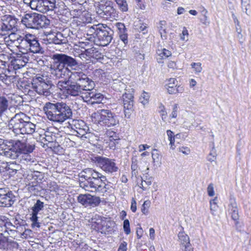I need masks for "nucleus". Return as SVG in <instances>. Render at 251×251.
Listing matches in <instances>:
<instances>
[{
	"mask_svg": "<svg viewBox=\"0 0 251 251\" xmlns=\"http://www.w3.org/2000/svg\"><path fill=\"white\" fill-rule=\"evenodd\" d=\"M35 144L24 142L20 139L16 140H4L0 139V155L6 158L16 159L22 154L31 153Z\"/></svg>",
	"mask_w": 251,
	"mask_h": 251,
	"instance_id": "f257e3e1",
	"label": "nucleus"
},
{
	"mask_svg": "<svg viewBox=\"0 0 251 251\" xmlns=\"http://www.w3.org/2000/svg\"><path fill=\"white\" fill-rule=\"evenodd\" d=\"M52 63L51 74L57 78H64L69 75L70 72L69 68L77 66L76 59L66 54L55 53L51 56Z\"/></svg>",
	"mask_w": 251,
	"mask_h": 251,
	"instance_id": "f03ea898",
	"label": "nucleus"
},
{
	"mask_svg": "<svg viewBox=\"0 0 251 251\" xmlns=\"http://www.w3.org/2000/svg\"><path fill=\"white\" fill-rule=\"evenodd\" d=\"M43 110L47 118L54 122L62 123L72 116V110L65 102H47Z\"/></svg>",
	"mask_w": 251,
	"mask_h": 251,
	"instance_id": "7ed1b4c3",
	"label": "nucleus"
},
{
	"mask_svg": "<svg viewBox=\"0 0 251 251\" xmlns=\"http://www.w3.org/2000/svg\"><path fill=\"white\" fill-rule=\"evenodd\" d=\"M30 117L23 112L16 114L9 121L8 126L16 136L32 134L35 131L36 125L30 121Z\"/></svg>",
	"mask_w": 251,
	"mask_h": 251,
	"instance_id": "20e7f679",
	"label": "nucleus"
},
{
	"mask_svg": "<svg viewBox=\"0 0 251 251\" xmlns=\"http://www.w3.org/2000/svg\"><path fill=\"white\" fill-rule=\"evenodd\" d=\"M20 52L23 54L43 53L44 51L36 36L30 33L25 34L20 46H18Z\"/></svg>",
	"mask_w": 251,
	"mask_h": 251,
	"instance_id": "39448f33",
	"label": "nucleus"
},
{
	"mask_svg": "<svg viewBox=\"0 0 251 251\" xmlns=\"http://www.w3.org/2000/svg\"><path fill=\"white\" fill-rule=\"evenodd\" d=\"M96 12L101 18L116 19L118 17V11L114 6L113 1L101 0L97 3Z\"/></svg>",
	"mask_w": 251,
	"mask_h": 251,
	"instance_id": "423d86ee",
	"label": "nucleus"
},
{
	"mask_svg": "<svg viewBox=\"0 0 251 251\" xmlns=\"http://www.w3.org/2000/svg\"><path fill=\"white\" fill-rule=\"evenodd\" d=\"M31 85L32 88L37 94L46 97L51 94V89L54 86L50 80L43 76L33 77Z\"/></svg>",
	"mask_w": 251,
	"mask_h": 251,
	"instance_id": "0eeeda50",
	"label": "nucleus"
},
{
	"mask_svg": "<svg viewBox=\"0 0 251 251\" xmlns=\"http://www.w3.org/2000/svg\"><path fill=\"white\" fill-rule=\"evenodd\" d=\"M107 180L106 177L94 179L93 181H80V187L85 191L90 192H99L103 193L107 191Z\"/></svg>",
	"mask_w": 251,
	"mask_h": 251,
	"instance_id": "6e6552de",
	"label": "nucleus"
},
{
	"mask_svg": "<svg viewBox=\"0 0 251 251\" xmlns=\"http://www.w3.org/2000/svg\"><path fill=\"white\" fill-rule=\"evenodd\" d=\"M69 78L71 81H76L83 91H92L95 86L94 82L81 71H73L69 75Z\"/></svg>",
	"mask_w": 251,
	"mask_h": 251,
	"instance_id": "1a4fd4ad",
	"label": "nucleus"
},
{
	"mask_svg": "<svg viewBox=\"0 0 251 251\" xmlns=\"http://www.w3.org/2000/svg\"><path fill=\"white\" fill-rule=\"evenodd\" d=\"M100 26L101 29L97 33V36H95L93 42L100 46H106L111 42L114 32L107 26Z\"/></svg>",
	"mask_w": 251,
	"mask_h": 251,
	"instance_id": "9d476101",
	"label": "nucleus"
},
{
	"mask_svg": "<svg viewBox=\"0 0 251 251\" xmlns=\"http://www.w3.org/2000/svg\"><path fill=\"white\" fill-rule=\"evenodd\" d=\"M70 32V29L66 28L61 32H57L55 34L50 35L49 40L55 45L62 46L63 48L58 47V48L59 50L63 51L64 48L67 46Z\"/></svg>",
	"mask_w": 251,
	"mask_h": 251,
	"instance_id": "9b49d317",
	"label": "nucleus"
},
{
	"mask_svg": "<svg viewBox=\"0 0 251 251\" xmlns=\"http://www.w3.org/2000/svg\"><path fill=\"white\" fill-rule=\"evenodd\" d=\"M69 125L72 130L73 134L80 137L83 140L90 137V133H87L89 128L83 121L73 120Z\"/></svg>",
	"mask_w": 251,
	"mask_h": 251,
	"instance_id": "f8f14e48",
	"label": "nucleus"
},
{
	"mask_svg": "<svg viewBox=\"0 0 251 251\" xmlns=\"http://www.w3.org/2000/svg\"><path fill=\"white\" fill-rule=\"evenodd\" d=\"M100 115L99 123L104 125L108 127L115 126L119 124L117 116L110 110L108 109H100L98 111Z\"/></svg>",
	"mask_w": 251,
	"mask_h": 251,
	"instance_id": "ddd939ff",
	"label": "nucleus"
},
{
	"mask_svg": "<svg viewBox=\"0 0 251 251\" xmlns=\"http://www.w3.org/2000/svg\"><path fill=\"white\" fill-rule=\"evenodd\" d=\"M93 160L98 166L106 173H112L117 172L118 170V167L113 159L102 156H96Z\"/></svg>",
	"mask_w": 251,
	"mask_h": 251,
	"instance_id": "4468645a",
	"label": "nucleus"
},
{
	"mask_svg": "<svg viewBox=\"0 0 251 251\" xmlns=\"http://www.w3.org/2000/svg\"><path fill=\"white\" fill-rule=\"evenodd\" d=\"M134 90L131 88L128 92H126L122 96L123 104L124 108L125 117L129 118L131 113L133 111L134 96L133 93Z\"/></svg>",
	"mask_w": 251,
	"mask_h": 251,
	"instance_id": "2eb2a0df",
	"label": "nucleus"
},
{
	"mask_svg": "<svg viewBox=\"0 0 251 251\" xmlns=\"http://www.w3.org/2000/svg\"><path fill=\"white\" fill-rule=\"evenodd\" d=\"M77 201L85 207L97 206L101 201L99 197L92 196L90 194L79 195L77 197Z\"/></svg>",
	"mask_w": 251,
	"mask_h": 251,
	"instance_id": "dca6fc26",
	"label": "nucleus"
},
{
	"mask_svg": "<svg viewBox=\"0 0 251 251\" xmlns=\"http://www.w3.org/2000/svg\"><path fill=\"white\" fill-rule=\"evenodd\" d=\"M15 201V196L8 189L0 190V206L9 207Z\"/></svg>",
	"mask_w": 251,
	"mask_h": 251,
	"instance_id": "f3484780",
	"label": "nucleus"
},
{
	"mask_svg": "<svg viewBox=\"0 0 251 251\" xmlns=\"http://www.w3.org/2000/svg\"><path fill=\"white\" fill-rule=\"evenodd\" d=\"M81 86L75 81H71L67 91V97L69 95L73 97L79 96L83 100L86 98L87 91H83Z\"/></svg>",
	"mask_w": 251,
	"mask_h": 251,
	"instance_id": "a211bd4d",
	"label": "nucleus"
},
{
	"mask_svg": "<svg viewBox=\"0 0 251 251\" xmlns=\"http://www.w3.org/2000/svg\"><path fill=\"white\" fill-rule=\"evenodd\" d=\"M228 212L230 215L232 219L235 222V224L237 227L239 224V215L238 208L236 200L234 198H230L228 204Z\"/></svg>",
	"mask_w": 251,
	"mask_h": 251,
	"instance_id": "6ab92c4d",
	"label": "nucleus"
},
{
	"mask_svg": "<svg viewBox=\"0 0 251 251\" xmlns=\"http://www.w3.org/2000/svg\"><path fill=\"white\" fill-rule=\"evenodd\" d=\"M85 96L86 98H84L83 101L89 102L92 104L102 103L104 99L103 95L101 94L96 93L92 91H87Z\"/></svg>",
	"mask_w": 251,
	"mask_h": 251,
	"instance_id": "aec40b11",
	"label": "nucleus"
},
{
	"mask_svg": "<svg viewBox=\"0 0 251 251\" xmlns=\"http://www.w3.org/2000/svg\"><path fill=\"white\" fill-rule=\"evenodd\" d=\"M37 13H27L22 17L21 22L26 27L34 28L35 26L36 19Z\"/></svg>",
	"mask_w": 251,
	"mask_h": 251,
	"instance_id": "412c9836",
	"label": "nucleus"
},
{
	"mask_svg": "<svg viewBox=\"0 0 251 251\" xmlns=\"http://www.w3.org/2000/svg\"><path fill=\"white\" fill-rule=\"evenodd\" d=\"M17 19L9 16L3 20L0 29L2 31H8L13 29L17 25Z\"/></svg>",
	"mask_w": 251,
	"mask_h": 251,
	"instance_id": "4be33fe9",
	"label": "nucleus"
},
{
	"mask_svg": "<svg viewBox=\"0 0 251 251\" xmlns=\"http://www.w3.org/2000/svg\"><path fill=\"white\" fill-rule=\"evenodd\" d=\"M55 0H41L39 12L46 13L49 11H52L56 8Z\"/></svg>",
	"mask_w": 251,
	"mask_h": 251,
	"instance_id": "5701e85b",
	"label": "nucleus"
},
{
	"mask_svg": "<svg viewBox=\"0 0 251 251\" xmlns=\"http://www.w3.org/2000/svg\"><path fill=\"white\" fill-rule=\"evenodd\" d=\"M85 173L87 175L84 176V178L85 179L84 181H93L94 179L95 180L98 178H101L102 177H106L101 173L91 168L86 169Z\"/></svg>",
	"mask_w": 251,
	"mask_h": 251,
	"instance_id": "b1692460",
	"label": "nucleus"
},
{
	"mask_svg": "<svg viewBox=\"0 0 251 251\" xmlns=\"http://www.w3.org/2000/svg\"><path fill=\"white\" fill-rule=\"evenodd\" d=\"M35 26L34 29H39L47 27L50 25V22L46 16L44 15L37 13L36 19Z\"/></svg>",
	"mask_w": 251,
	"mask_h": 251,
	"instance_id": "393cba45",
	"label": "nucleus"
},
{
	"mask_svg": "<svg viewBox=\"0 0 251 251\" xmlns=\"http://www.w3.org/2000/svg\"><path fill=\"white\" fill-rule=\"evenodd\" d=\"M25 33L22 34L19 33L11 32L8 36V41H10L12 43L15 44L17 47L20 46L24 38Z\"/></svg>",
	"mask_w": 251,
	"mask_h": 251,
	"instance_id": "a878e982",
	"label": "nucleus"
},
{
	"mask_svg": "<svg viewBox=\"0 0 251 251\" xmlns=\"http://www.w3.org/2000/svg\"><path fill=\"white\" fill-rule=\"evenodd\" d=\"M86 56L89 58L99 59L101 58V53L95 48L91 47L85 49Z\"/></svg>",
	"mask_w": 251,
	"mask_h": 251,
	"instance_id": "bb28decb",
	"label": "nucleus"
},
{
	"mask_svg": "<svg viewBox=\"0 0 251 251\" xmlns=\"http://www.w3.org/2000/svg\"><path fill=\"white\" fill-rule=\"evenodd\" d=\"M71 82L70 80H60L59 81L57 84V87L60 89V91L67 97V91L69 86H70Z\"/></svg>",
	"mask_w": 251,
	"mask_h": 251,
	"instance_id": "cd10ccee",
	"label": "nucleus"
},
{
	"mask_svg": "<svg viewBox=\"0 0 251 251\" xmlns=\"http://www.w3.org/2000/svg\"><path fill=\"white\" fill-rule=\"evenodd\" d=\"M103 25L99 24L97 25H94L88 27L87 30V36H91L93 38V40L94 39L95 36H97V33L99 31V30L101 29V26Z\"/></svg>",
	"mask_w": 251,
	"mask_h": 251,
	"instance_id": "c85d7f7f",
	"label": "nucleus"
},
{
	"mask_svg": "<svg viewBox=\"0 0 251 251\" xmlns=\"http://www.w3.org/2000/svg\"><path fill=\"white\" fill-rule=\"evenodd\" d=\"M4 226H5V228L7 231V233L9 235H14L16 232H17L16 229L19 228V226H15L14 224L10 222H7V220L5 223Z\"/></svg>",
	"mask_w": 251,
	"mask_h": 251,
	"instance_id": "c756f323",
	"label": "nucleus"
},
{
	"mask_svg": "<svg viewBox=\"0 0 251 251\" xmlns=\"http://www.w3.org/2000/svg\"><path fill=\"white\" fill-rule=\"evenodd\" d=\"M44 202L40 200H38L33 207L31 208V215H37L39 212L42 210L44 208Z\"/></svg>",
	"mask_w": 251,
	"mask_h": 251,
	"instance_id": "7c9ffc66",
	"label": "nucleus"
},
{
	"mask_svg": "<svg viewBox=\"0 0 251 251\" xmlns=\"http://www.w3.org/2000/svg\"><path fill=\"white\" fill-rule=\"evenodd\" d=\"M120 10L122 12H126L128 10V4L126 0H114Z\"/></svg>",
	"mask_w": 251,
	"mask_h": 251,
	"instance_id": "2f4dec72",
	"label": "nucleus"
},
{
	"mask_svg": "<svg viewBox=\"0 0 251 251\" xmlns=\"http://www.w3.org/2000/svg\"><path fill=\"white\" fill-rule=\"evenodd\" d=\"M166 22L165 21H160L159 23L158 29L160 34L161 37L163 39H166Z\"/></svg>",
	"mask_w": 251,
	"mask_h": 251,
	"instance_id": "473e14b6",
	"label": "nucleus"
},
{
	"mask_svg": "<svg viewBox=\"0 0 251 251\" xmlns=\"http://www.w3.org/2000/svg\"><path fill=\"white\" fill-rule=\"evenodd\" d=\"M179 242L182 245H188L189 244L190 240L189 236L183 231L179 232L178 234Z\"/></svg>",
	"mask_w": 251,
	"mask_h": 251,
	"instance_id": "72a5a7b5",
	"label": "nucleus"
},
{
	"mask_svg": "<svg viewBox=\"0 0 251 251\" xmlns=\"http://www.w3.org/2000/svg\"><path fill=\"white\" fill-rule=\"evenodd\" d=\"M142 183L140 187L143 189V190H146L148 187H149L151 184L152 181V177H147V176L144 177V178L141 177Z\"/></svg>",
	"mask_w": 251,
	"mask_h": 251,
	"instance_id": "f704fd0d",
	"label": "nucleus"
},
{
	"mask_svg": "<svg viewBox=\"0 0 251 251\" xmlns=\"http://www.w3.org/2000/svg\"><path fill=\"white\" fill-rule=\"evenodd\" d=\"M104 220L102 219L101 216L98 215H95L91 219V222L93 224H95V227L98 228H100L102 226V223Z\"/></svg>",
	"mask_w": 251,
	"mask_h": 251,
	"instance_id": "c9c22d12",
	"label": "nucleus"
},
{
	"mask_svg": "<svg viewBox=\"0 0 251 251\" xmlns=\"http://www.w3.org/2000/svg\"><path fill=\"white\" fill-rule=\"evenodd\" d=\"M241 4V8L243 12H245L247 15H250V11H249L251 8L250 0H240Z\"/></svg>",
	"mask_w": 251,
	"mask_h": 251,
	"instance_id": "e433bc0d",
	"label": "nucleus"
},
{
	"mask_svg": "<svg viewBox=\"0 0 251 251\" xmlns=\"http://www.w3.org/2000/svg\"><path fill=\"white\" fill-rule=\"evenodd\" d=\"M156 52L158 56L161 57L160 59L163 58H167L172 55L171 51L166 49H158Z\"/></svg>",
	"mask_w": 251,
	"mask_h": 251,
	"instance_id": "4c0bfd02",
	"label": "nucleus"
},
{
	"mask_svg": "<svg viewBox=\"0 0 251 251\" xmlns=\"http://www.w3.org/2000/svg\"><path fill=\"white\" fill-rule=\"evenodd\" d=\"M151 155L154 165L161 163V156L157 150L154 149L152 152Z\"/></svg>",
	"mask_w": 251,
	"mask_h": 251,
	"instance_id": "58836bf2",
	"label": "nucleus"
},
{
	"mask_svg": "<svg viewBox=\"0 0 251 251\" xmlns=\"http://www.w3.org/2000/svg\"><path fill=\"white\" fill-rule=\"evenodd\" d=\"M167 134L168 136V139L170 141V145L171 146L170 148L172 150H174L175 148L174 133L171 130H167Z\"/></svg>",
	"mask_w": 251,
	"mask_h": 251,
	"instance_id": "ea45409f",
	"label": "nucleus"
},
{
	"mask_svg": "<svg viewBox=\"0 0 251 251\" xmlns=\"http://www.w3.org/2000/svg\"><path fill=\"white\" fill-rule=\"evenodd\" d=\"M150 97V96L149 93L143 91L139 98L140 102L145 105L149 103Z\"/></svg>",
	"mask_w": 251,
	"mask_h": 251,
	"instance_id": "a19ab883",
	"label": "nucleus"
},
{
	"mask_svg": "<svg viewBox=\"0 0 251 251\" xmlns=\"http://www.w3.org/2000/svg\"><path fill=\"white\" fill-rule=\"evenodd\" d=\"M48 190L50 192L57 193L59 190V187L57 183L54 181H50L48 184Z\"/></svg>",
	"mask_w": 251,
	"mask_h": 251,
	"instance_id": "79ce46f5",
	"label": "nucleus"
},
{
	"mask_svg": "<svg viewBox=\"0 0 251 251\" xmlns=\"http://www.w3.org/2000/svg\"><path fill=\"white\" fill-rule=\"evenodd\" d=\"M8 107V101L7 99L2 96H0V109L3 112L7 109Z\"/></svg>",
	"mask_w": 251,
	"mask_h": 251,
	"instance_id": "37998d69",
	"label": "nucleus"
},
{
	"mask_svg": "<svg viewBox=\"0 0 251 251\" xmlns=\"http://www.w3.org/2000/svg\"><path fill=\"white\" fill-rule=\"evenodd\" d=\"M207 11L205 8L201 11L202 14L203 15V18L200 19L201 22L204 25L206 26H208L210 24V22L208 19V17L207 16Z\"/></svg>",
	"mask_w": 251,
	"mask_h": 251,
	"instance_id": "c03bdc74",
	"label": "nucleus"
},
{
	"mask_svg": "<svg viewBox=\"0 0 251 251\" xmlns=\"http://www.w3.org/2000/svg\"><path fill=\"white\" fill-rule=\"evenodd\" d=\"M191 66L196 74L200 73L202 70L201 63L200 62L192 63Z\"/></svg>",
	"mask_w": 251,
	"mask_h": 251,
	"instance_id": "a18cd8bd",
	"label": "nucleus"
},
{
	"mask_svg": "<svg viewBox=\"0 0 251 251\" xmlns=\"http://www.w3.org/2000/svg\"><path fill=\"white\" fill-rule=\"evenodd\" d=\"M30 220L32 221L31 226L32 228L40 227L41 223L38 221V217L37 215H31Z\"/></svg>",
	"mask_w": 251,
	"mask_h": 251,
	"instance_id": "49530a36",
	"label": "nucleus"
},
{
	"mask_svg": "<svg viewBox=\"0 0 251 251\" xmlns=\"http://www.w3.org/2000/svg\"><path fill=\"white\" fill-rule=\"evenodd\" d=\"M106 134L109 137L110 141H116L119 139L118 134L113 131L107 130Z\"/></svg>",
	"mask_w": 251,
	"mask_h": 251,
	"instance_id": "de8ad7c7",
	"label": "nucleus"
},
{
	"mask_svg": "<svg viewBox=\"0 0 251 251\" xmlns=\"http://www.w3.org/2000/svg\"><path fill=\"white\" fill-rule=\"evenodd\" d=\"M113 88L120 92H121L122 90H125L126 91H127L126 85L122 82L114 83L113 84Z\"/></svg>",
	"mask_w": 251,
	"mask_h": 251,
	"instance_id": "09e8293b",
	"label": "nucleus"
},
{
	"mask_svg": "<svg viewBox=\"0 0 251 251\" xmlns=\"http://www.w3.org/2000/svg\"><path fill=\"white\" fill-rule=\"evenodd\" d=\"M159 112L161 116L162 120L164 121H166L167 113L166 111L165 106L161 103L159 106Z\"/></svg>",
	"mask_w": 251,
	"mask_h": 251,
	"instance_id": "8fccbe9b",
	"label": "nucleus"
},
{
	"mask_svg": "<svg viewBox=\"0 0 251 251\" xmlns=\"http://www.w3.org/2000/svg\"><path fill=\"white\" fill-rule=\"evenodd\" d=\"M0 78L2 81L7 85H9L12 82H13V79H14V77L11 76H8L6 75H4L3 76H0Z\"/></svg>",
	"mask_w": 251,
	"mask_h": 251,
	"instance_id": "3c124183",
	"label": "nucleus"
},
{
	"mask_svg": "<svg viewBox=\"0 0 251 251\" xmlns=\"http://www.w3.org/2000/svg\"><path fill=\"white\" fill-rule=\"evenodd\" d=\"M123 228L125 233L128 235L130 233V224L129 220L127 219L125 220L123 224Z\"/></svg>",
	"mask_w": 251,
	"mask_h": 251,
	"instance_id": "603ef678",
	"label": "nucleus"
},
{
	"mask_svg": "<svg viewBox=\"0 0 251 251\" xmlns=\"http://www.w3.org/2000/svg\"><path fill=\"white\" fill-rule=\"evenodd\" d=\"M150 206V201H146L143 204L141 208L142 212L145 214L147 215L148 213L149 208Z\"/></svg>",
	"mask_w": 251,
	"mask_h": 251,
	"instance_id": "864d4df0",
	"label": "nucleus"
},
{
	"mask_svg": "<svg viewBox=\"0 0 251 251\" xmlns=\"http://www.w3.org/2000/svg\"><path fill=\"white\" fill-rule=\"evenodd\" d=\"M217 153L216 152L215 149L214 147H213L209 154V155L207 157V159L209 161L212 162L214 161L216 159Z\"/></svg>",
	"mask_w": 251,
	"mask_h": 251,
	"instance_id": "5fc2aeb1",
	"label": "nucleus"
},
{
	"mask_svg": "<svg viewBox=\"0 0 251 251\" xmlns=\"http://www.w3.org/2000/svg\"><path fill=\"white\" fill-rule=\"evenodd\" d=\"M217 198H215L213 200L210 201V210L211 211V213L212 214H214L213 212L215 211L218 208V205L217 204Z\"/></svg>",
	"mask_w": 251,
	"mask_h": 251,
	"instance_id": "6e6d98bb",
	"label": "nucleus"
},
{
	"mask_svg": "<svg viewBox=\"0 0 251 251\" xmlns=\"http://www.w3.org/2000/svg\"><path fill=\"white\" fill-rule=\"evenodd\" d=\"M116 26L119 30V34L120 33H124L126 32V29L124 24L121 23H117L116 24Z\"/></svg>",
	"mask_w": 251,
	"mask_h": 251,
	"instance_id": "4d7b16f0",
	"label": "nucleus"
},
{
	"mask_svg": "<svg viewBox=\"0 0 251 251\" xmlns=\"http://www.w3.org/2000/svg\"><path fill=\"white\" fill-rule=\"evenodd\" d=\"M41 0H38L34 1V2L32 3L30 6V8L36 11H41V8H39V6L41 4Z\"/></svg>",
	"mask_w": 251,
	"mask_h": 251,
	"instance_id": "13d9d810",
	"label": "nucleus"
},
{
	"mask_svg": "<svg viewBox=\"0 0 251 251\" xmlns=\"http://www.w3.org/2000/svg\"><path fill=\"white\" fill-rule=\"evenodd\" d=\"M188 32L185 27H184L182 32V34L180 35V39L182 41H187L188 38Z\"/></svg>",
	"mask_w": 251,
	"mask_h": 251,
	"instance_id": "bf43d9fd",
	"label": "nucleus"
},
{
	"mask_svg": "<svg viewBox=\"0 0 251 251\" xmlns=\"http://www.w3.org/2000/svg\"><path fill=\"white\" fill-rule=\"evenodd\" d=\"M7 246V240L6 238L0 237V249H5Z\"/></svg>",
	"mask_w": 251,
	"mask_h": 251,
	"instance_id": "052dcab7",
	"label": "nucleus"
},
{
	"mask_svg": "<svg viewBox=\"0 0 251 251\" xmlns=\"http://www.w3.org/2000/svg\"><path fill=\"white\" fill-rule=\"evenodd\" d=\"M207 193L208 195L210 197L213 196L214 195L215 192L212 183H210L208 185L207 187Z\"/></svg>",
	"mask_w": 251,
	"mask_h": 251,
	"instance_id": "680f3d73",
	"label": "nucleus"
},
{
	"mask_svg": "<svg viewBox=\"0 0 251 251\" xmlns=\"http://www.w3.org/2000/svg\"><path fill=\"white\" fill-rule=\"evenodd\" d=\"M178 151L181 152L182 153L187 155L190 153V150L187 147H181L178 148Z\"/></svg>",
	"mask_w": 251,
	"mask_h": 251,
	"instance_id": "e2e57ef3",
	"label": "nucleus"
},
{
	"mask_svg": "<svg viewBox=\"0 0 251 251\" xmlns=\"http://www.w3.org/2000/svg\"><path fill=\"white\" fill-rule=\"evenodd\" d=\"M177 104H175L173 106V111L172 112L170 117L172 118H176L177 115Z\"/></svg>",
	"mask_w": 251,
	"mask_h": 251,
	"instance_id": "0e129e2a",
	"label": "nucleus"
},
{
	"mask_svg": "<svg viewBox=\"0 0 251 251\" xmlns=\"http://www.w3.org/2000/svg\"><path fill=\"white\" fill-rule=\"evenodd\" d=\"M137 168L138 166L136 161H132L131 166L132 175H136L137 174Z\"/></svg>",
	"mask_w": 251,
	"mask_h": 251,
	"instance_id": "69168bd1",
	"label": "nucleus"
},
{
	"mask_svg": "<svg viewBox=\"0 0 251 251\" xmlns=\"http://www.w3.org/2000/svg\"><path fill=\"white\" fill-rule=\"evenodd\" d=\"M119 37L125 44L127 43V34L126 32L119 34Z\"/></svg>",
	"mask_w": 251,
	"mask_h": 251,
	"instance_id": "338daca9",
	"label": "nucleus"
},
{
	"mask_svg": "<svg viewBox=\"0 0 251 251\" xmlns=\"http://www.w3.org/2000/svg\"><path fill=\"white\" fill-rule=\"evenodd\" d=\"M127 243L125 241H123L120 245L118 251H126Z\"/></svg>",
	"mask_w": 251,
	"mask_h": 251,
	"instance_id": "774afa93",
	"label": "nucleus"
}]
</instances>
